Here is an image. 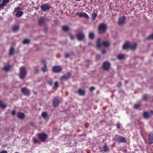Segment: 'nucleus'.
Listing matches in <instances>:
<instances>
[{"instance_id":"8fccbe9b","label":"nucleus","mask_w":153,"mask_h":153,"mask_svg":"<svg viewBox=\"0 0 153 153\" xmlns=\"http://www.w3.org/2000/svg\"><path fill=\"white\" fill-rule=\"evenodd\" d=\"M0 153H7V152L6 150H3L1 151Z\"/></svg>"},{"instance_id":"aec40b11","label":"nucleus","mask_w":153,"mask_h":153,"mask_svg":"<svg viewBox=\"0 0 153 153\" xmlns=\"http://www.w3.org/2000/svg\"><path fill=\"white\" fill-rule=\"evenodd\" d=\"M41 116L45 120H48L49 119V116L46 112H43Z\"/></svg>"},{"instance_id":"a878e982","label":"nucleus","mask_w":153,"mask_h":153,"mask_svg":"<svg viewBox=\"0 0 153 153\" xmlns=\"http://www.w3.org/2000/svg\"><path fill=\"white\" fill-rule=\"evenodd\" d=\"M117 58L119 60L123 59H125V55L124 54H120L118 55Z\"/></svg>"},{"instance_id":"20e7f679","label":"nucleus","mask_w":153,"mask_h":153,"mask_svg":"<svg viewBox=\"0 0 153 153\" xmlns=\"http://www.w3.org/2000/svg\"><path fill=\"white\" fill-rule=\"evenodd\" d=\"M107 28L106 25L104 24H101L99 26L98 30L99 33H105Z\"/></svg>"},{"instance_id":"b1692460","label":"nucleus","mask_w":153,"mask_h":153,"mask_svg":"<svg viewBox=\"0 0 153 153\" xmlns=\"http://www.w3.org/2000/svg\"><path fill=\"white\" fill-rule=\"evenodd\" d=\"M11 68V66L10 65H8L6 66H5L4 67V68H2L3 70H4L6 72H7L10 70Z\"/></svg>"},{"instance_id":"49530a36","label":"nucleus","mask_w":153,"mask_h":153,"mask_svg":"<svg viewBox=\"0 0 153 153\" xmlns=\"http://www.w3.org/2000/svg\"><path fill=\"white\" fill-rule=\"evenodd\" d=\"M16 113V111L15 110H13L11 112V114L13 115H15Z\"/></svg>"},{"instance_id":"4c0bfd02","label":"nucleus","mask_w":153,"mask_h":153,"mask_svg":"<svg viewBox=\"0 0 153 153\" xmlns=\"http://www.w3.org/2000/svg\"><path fill=\"white\" fill-rule=\"evenodd\" d=\"M33 143H34L35 144H36L37 143H39V141L37 140L36 138H33Z\"/></svg>"},{"instance_id":"9b49d317","label":"nucleus","mask_w":153,"mask_h":153,"mask_svg":"<svg viewBox=\"0 0 153 153\" xmlns=\"http://www.w3.org/2000/svg\"><path fill=\"white\" fill-rule=\"evenodd\" d=\"M51 8V6L48 4H43L41 6V10L43 11H45L47 10H49Z\"/></svg>"},{"instance_id":"393cba45","label":"nucleus","mask_w":153,"mask_h":153,"mask_svg":"<svg viewBox=\"0 0 153 153\" xmlns=\"http://www.w3.org/2000/svg\"><path fill=\"white\" fill-rule=\"evenodd\" d=\"M137 44L136 43H134L132 44H130L129 49L132 50H134L136 48Z\"/></svg>"},{"instance_id":"412c9836","label":"nucleus","mask_w":153,"mask_h":153,"mask_svg":"<svg viewBox=\"0 0 153 153\" xmlns=\"http://www.w3.org/2000/svg\"><path fill=\"white\" fill-rule=\"evenodd\" d=\"M149 139L150 144L153 143V133H152L151 132L150 133Z\"/></svg>"},{"instance_id":"c85d7f7f","label":"nucleus","mask_w":153,"mask_h":153,"mask_svg":"<svg viewBox=\"0 0 153 153\" xmlns=\"http://www.w3.org/2000/svg\"><path fill=\"white\" fill-rule=\"evenodd\" d=\"M62 29L65 32H67L69 30V28L67 26H63L62 27Z\"/></svg>"},{"instance_id":"de8ad7c7","label":"nucleus","mask_w":153,"mask_h":153,"mask_svg":"<svg viewBox=\"0 0 153 153\" xmlns=\"http://www.w3.org/2000/svg\"><path fill=\"white\" fill-rule=\"evenodd\" d=\"M96 58L97 59H100V56L99 55H97L96 56Z\"/></svg>"},{"instance_id":"a211bd4d","label":"nucleus","mask_w":153,"mask_h":153,"mask_svg":"<svg viewBox=\"0 0 153 153\" xmlns=\"http://www.w3.org/2000/svg\"><path fill=\"white\" fill-rule=\"evenodd\" d=\"M77 93L80 96H84L85 94L86 91L85 90L80 88L78 90Z\"/></svg>"},{"instance_id":"864d4df0","label":"nucleus","mask_w":153,"mask_h":153,"mask_svg":"<svg viewBox=\"0 0 153 153\" xmlns=\"http://www.w3.org/2000/svg\"><path fill=\"white\" fill-rule=\"evenodd\" d=\"M125 83H127L128 82V81L127 80H126L125 81Z\"/></svg>"},{"instance_id":"dca6fc26","label":"nucleus","mask_w":153,"mask_h":153,"mask_svg":"<svg viewBox=\"0 0 153 153\" xmlns=\"http://www.w3.org/2000/svg\"><path fill=\"white\" fill-rule=\"evenodd\" d=\"M76 15L80 17H83L87 19L89 18L88 15L85 12H78L76 13Z\"/></svg>"},{"instance_id":"4468645a","label":"nucleus","mask_w":153,"mask_h":153,"mask_svg":"<svg viewBox=\"0 0 153 153\" xmlns=\"http://www.w3.org/2000/svg\"><path fill=\"white\" fill-rule=\"evenodd\" d=\"M76 36L78 40L81 41L84 39L85 35L83 32H80L76 35Z\"/></svg>"},{"instance_id":"9d476101","label":"nucleus","mask_w":153,"mask_h":153,"mask_svg":"<svg viewBox=\"0 0 153 153\" xmlns=\"http://www.w3.org/2000/svg\"><path fill=\"white\" fill-rule=\"evenodd\" d=\"M153 115V111L152 110L150 111L149 112L148 111H145L143 114V117L146 119L149 118Z\"/></svg>"},{"instance_id":"f3484780","label":"nucleus","mask_w":153,"mask_h":153,"mask_svg":"<svg viewBox=\"0 0 153 153\" xmlns=\"http://www.w3.org/2000/svg\"><path fill=\"white\" fill-rule=\"evenodd\" d=\"M126 19L125 16H123L122 17L120 18L118 22V24L120 26L124 24L125 22Z\"/></svg>"},{"instance_id":"72a5a7b5","label":"nucleus","mask_w":153,"mask_h":153,"mask_svg":"<svg viewBox=\"0 0 153 153\" xmlns=\"http://www.w3.org/2000/svg\"><path fill=\"white\" fill-rule=\"evenodd\" d=\"M30 40L28 39H25L23 41V44H28L30 43Z\"/></svg>"},{"instance_id":"1a4fd4ad","label":"nucleus","mask_w":153,"mask_h":153,"mask_svg":"<svg viewBox=\"0 0 153 153\" xmlns=\"http://www.w3.org/2000/svg\"><path fill=\"white\" fill-rule=\"evenodd\" d=\"M62 69V68L61 66H55L53 67L52 71L55 73H58L61 72Z\"/></svg>"},{"instance_id":"bf43d9fd","label":"nucleus","mask_w":153,"mask_h":153,"mask_svg":"<svg viewBox=\"0 0 153 153\" xmlns=\"http://www.w3.org/2000/svg\"><path fill=\"white\" fill-rule=\"evenodd\" d=\"M15 153H19L18 152H16Z\"/></svg>"},{"instance_id":"58836bf2","label":"nucleus","mask_w":153,"mask_h":153,"mask_svg":"<svg viewBox=\"0 0 153 153\" xmlns=\"http://www.w3.org/2000/svg\"><path fill=\"white\" fill-rule=\"evenodd\" d=\"M97 16V14L96 13H93L92 14V18L93 20H94L95 19L96 17Z\"/></svg>"},{"instance_id":"e433bc0d","label":"nucleus","mask_w":153,"mask_h":153,"mask_svg":"<svg viewBox=\"0 0 153 153\" xmlns=\"http://www.w3.org/2000/svg\"><path fill=\"white\" fill-rule=\"evenodd\" d=\"M147 39L149 40L150 39H152L153 40V34L149 35L148 36L147 38Z\"/></svg>"},{"instance_id":"7ed1b4c3","label":"nucleus","mask_w":153,"mask_h":153,"mask_svg":"<svg viewBox=\"0 0 153 153\" xmlns=\"http://www.w3.org/2000/svg\"><path fill=\"white\" fill-rule=\"evenodd\" d=\"M38 138L41 140V141L42 142H45L46 139L48 137L47 134L44 133H38L37 134Z\"/></svg>"},{"instance_id":"7c9ffc66","label":"nucleus","mask_w":153,"mask_h":153,"mask_svg":"<svg viewBox=\"0 0 153 153\" xmlns=\"http://www.w3.org/2000/svg\"><path fill=\"white\" fill-rule=\"evenodd\" d=\"M45 22L44 19L43 18L40 19L38 21V23L39 25H42L44 24Z\"/></svg>"},{"instance_id":"09e8293b","label":"nucleus","mask_w":153,"mask_h":153,"mask_svg":"<svg viewBox=\"0 0 153 153\" xmlns=\"http://www.w3.org/2000/svg\"><path fill=\"white\" fill-rule=\"evenodd\" d=\"M101 52L102 54H104L106 53V51L105 50H103L101 51Z\"/></svg>"},{"instance_id":"ea45409f","label":"nucleus","mask_w":153,"mask_h":153,"mask_svg":"<svg viewBox=\"0 0 153 153\" xmlns=\"http://www.w3.org/2000/svg\"><path fill=\"white\" fill-rule=\"evenodd\" d=\"M140 106V105L139 104H135L134 106V108L135 109H138Z\"/></svg>"},{"instance_id":"6e6552de","label":"nucleus","mask_w":153,"mask_h":153,"mask_svg":"<svg viewBox=\"0 0 153 153\" xmlns=\"http://www.w3.org/2000/svg\"><path fill=\"white\" fill-rule=\"evenodd\" d=\"M21 91L24 95L27 96H29L31 93L30 90L26 87L22 88Z\"/></svg>"},{"instance_id":"bb28decb","label":"nucleus","mask_w":153,"mask_h":153,"mask_svg":"<svg viewBox=\"0 0 153 153\" xmlns=\"http://www.w3.org/2000/svg\"><path fill=\"white\" fill-rule=\"evenodd\" d=\"M7 107V105L4 104L3 101L0 100V107L4 109Z\"/></svg>"},{"instance_id":"cd10ccee","label":"nucleus","mask_w":153,"mask_h":153,"mask_svg":"<svg viewBox=\"0 0 153 153\" xmlns=\"http://www.w3.org/2000/svg\"><path fill=\"white\" fill-rule=\"evenodd\" d=\"M14 50L13 47H11L9 51V54L10 55H12L14 54Z\"/></svg>"},{"instance_id":"c756f323","label":"nucleus","mask_w":153,"mask_h":153,"mask_svg":"<svg viewBox=\"0 0 153 153\" xmlns=\"http://www.w3.org/2000/svg\"><path fill=\"white\" fill-rule=\"evenodd\" d=\"M103 148L104 151L105 152H107L109 151V148L106 144H105L103 146Z\"/></svg>"},{"instance_id":"c03bdc74","label":"nucleus","mask_w":153,"mask_h":153,"mask_svg":"<svg viewBox=\"0 0 153 153\" xmlns=\"http://www.w3.org/2000/svg\"><path fill=\"white\" fill-rule=\"evenodd\" d=\"M122 85V84L121 82H119L117 85V86L118 87H120Z\"/></svg>"},{"instance_id":"6ab92c4d","label":"nucleus","mask_w":153,"mask_h":153,"mask_svg":"<svg viewBox=\"0 0 153 153\" xmlns=\"http://www.w3.org/2000/svg\"><path fill=\"white\" fill-rule=\"evenodd\" d=\"M17 116L19 119L23 120L25 117V115L23 113L18 112L17 113Z\"/></svg>"},{"instance_id":"5701e85b","label":"nucleus","mask_w":153,"mask_h":153,"mask_svg":"<svg viewBox=\"0 0 153 153\" xmlns=\"http://www.w3.org/2000/svg\"><path fill=\"white\" fill-rule=\"evenodd\" d=\"M130 43L129 42H126L124 44L123 48V49L125 50L130 48Z\"/></svg>"},{"instance_id":"ddd939ff","label":"nucleus","mask_w":153,"mask_h":153,"mask_svg":"<svg viewBox=\"0 0 153 153\" xmlns=\"http://www.w3.org/2000/svg\"><path fill=\"white\" fill-rule=\"evenodd\" d=\"M110 66V63L106 62H103L102 64V67L103 69L105 71L108 70Z\"/></svg>"},{"instance_id":"473e14b6","label":"nucleus","mask_w":153,"mask_h":153,"mask_svg":"<svg viewBox=\"0 0 153 153\" xmlns=\"http://www.w3.org/2000/svg\"><path fill=\"white\" fill-rule=\"evenodd\" d=\"M88 37L89 39H92L94 37V35L93 33H89Z\"/></svg>"},{"instance_id":"13d9d810","label":"nucleus","mask_w":153,"mask_h":153,"mask_svg":"<svg viewBox=\"0 0 153 153\" xmlns=\"http://www.w3.org/2000/svg\"><path fill=\"white\" fill-rule=\"evenodd\" d=\"M1 0H0V3L1 2Z\"/></svg>"},{"instance_id":"a19ab883","label":"nucleus","mask_w":153,"mask_h":153,"mask_svg":"<svg viewBox=\"0 0 153 153\" xmlns=\"http://www.w3.org/2000/svg\"><path fill=\"white\" fill-rule=\"evenodd\" d=\"M89 89L90 91H92L95 90V88L93 86H91Z\"/></svg>"},{"instance_id":"4be33fe9","label":"nucleus","mask_w":153,"mask_h":153,"mask_svg":"<svg viewBox=\"0 0 153 153\" xmlns=\"http://www.w3.org/2000/svg\"><path fill=\"white\" fill-rule=\"evenodd\" d=\"M42 62L44 63V66L42 68V71L44 72H45L46 71H47L48 70L47 68V65L45 63V61H42Z\"/></svg>"},{"instance_id":"2f4dec72","label":"nucleus","mask_w":153,"mask_h":153,"mask_svg":"<svg viewBox=\"0 0 153 153\" xmlns=\"http://www.w3.org/2000/svg\"><path fill=\"white\" fill-rule=\"evenodd\" d=\"M19 27L18 25H15L12 27V30L13 31H16L19 30Z\"/></svg>"},{"instance_id":"0eeeda50","label":"nucleus","mask_w":153,"mask_h":153,"mask_svg":"<svg viewBox=\"0 0 153 153\" xmlns=\"http://www.w3.org/2000/svg\"><path fill=\"white\" fill-rule=\"evenodd\" d=\"M71 74L70 72H68L66 74L62 76L59 78V80L61 81H66L69 79L71 76Z\"/></svg>"},{"instance_id":"39448f33","label":"nucleus","mask_w":153,"mask_h":153,"mask_svg":"<svg viewBox=\"0 0 153 153\" xmlns=\"http://www.w3.org/2000/svg\"><path fill=\"white\" fill-rule=\"evenodd\" d=\"M118 143H125L127 141L125 137L119 136L113 139Z\"/></svg>"},{"instance_id":"3c124183","label":"nucleus","mask_w":153,"mask_h":153,"mask_svg":"<svg viewBox=\"0 0 153 153\" xmlns=\"http://www.w3.org/2000/svg\"><path fill=\"white\" fill-rule=\"evenodd\" d=\"M70 38L72 40H73L74 39V36L73 35H70Z\"/></svg>"},{"instance_id":"a18cd8bd","label":"nucleus","mask_w":153,"mask_h":153,"mask_svg":"<svg viewBox=\"0 0 153 153\" xmlns=\"http://www.w3.org/2000/svg\"><path fill=\"white\" fill-rule=\"evenodd\" d=\"M116 126H117V127L118 128V129H120V124L119 123H117L116 124Z\"/></svg>"},{"instance_id":"79ce46f5","label":"nucleus","mask_w":153,"mask_h":153,"mask_svg":"<svg viewBox=\"0 0 153 153\" xmlns=\"http://www.w3.org/2000/svg\"><path fill=\"white\" fill-rule=\"evenodd\" d=\"M146 97H147V95L146 94H144L143 97V98H142L143 100L146 101Z\"/></svg>"},{"instance_id":"052dcab7","label":"nucleus","mask_w":153,"mask_h":153,"mask_svg":"<svg viewBox=\"0 0 153 153\" xmlns=\"http://www.w3.org/2000/svg\"><path fill=\"white\" fill-rule=\"evenodd\" d=\"M46 0H45V1H46Z\"/></svg>"},{"instance_id":"f704fd0d","label":"nucleus","mask_w":153,"mask_h":153,"mask_svg":"<svg viewBox=\"0 0 153 153\" xmlns=\"http://www.w3.org/2000/svg\"><path fill=\"white\" fill-rule=\"evenodd\" d=\"M47 82L50 86H51L53 84V80L51 79L47 81Z\"/></svg>"},{"instance_id":"c9c22d12","label":"nucleus","mask_w":153,"mask_h":153,"mask_svg":"<svg viewBox=\"0 0 153 153\" xmlns=\"http://www.w3.org/2000/svg\"><path fill=\"white\" fill-rule=\"evenodd\" d=\"M54 88H57L59 86V83L58 82L56 81L54 83Z\"/></svg>"},{"instance_id":"4d7b16f0","label":"nucleus","mask_w":153,"mask_h":153,"mask_svg":"<svg viewBox=\"0 0 153 153\" xmlns=\"http://www.w3.org/2000/svg\"><path fill=\"white\" fill-rule=\"evenodd\" d=\"M34 93L36 95L37 94L35 92H34Z\"/></svg>"},{"instance_id":"423d86ee","label":"nucleus","mask_w":153,"mask_h":153,"mask_svg":"<svg viewBox=\"0 0 153 153\" xmlns=\"http://www.w3.org/2000/svg\"><path fill=\"white\" fill-rule=\"evenodd\" d=\"M21 7H19L15 8L14 10V12H16L15 16L17 17H20L22 16L24 13L22 11H19L18 10H22Z\"/></svg>"},{"instance_id":"f03ea898","label":"nucleus","mask_w":153,"mask_h":153,"mask_svg":"<svg viewBox=\"0 0 153 153\" xmlns=\"http://www.w3.org/2000/svg\"><path fill=\"white\" fill-rule=\"evenodd\" d=\"M27 74V70L26 68L23 66L21 67L19 69V76L20 79H23Z\"/></svg>"},{"instance_id":"6e6d98bb","label":"nucleus","mask_w":153,"mask_h":153,"mask_svg":"<svg viewBox=\"0 0 153 153\" xmlns=\"http://www.w3.org/2000/svg\"><path fill=\"white\" fill-rule=\"evenodd\" d=\"M87 62H89L90 61L89 60H87Z\"/></svg>"},{"instance_id":"f257e3e1","label":"nucleus","mask_w":153,"mask_h":153,"mask_svg":"<svg viewBox=\"0 0 153 153\" xmlns=\"http://www.w3.org/2000/svg\"><path fill=\"white\" fill-rule=\"evenodd\" d=\"M109 45V43L108 41H103L101 42V40L100 39H99L97 40V47L98 48H99L101 46L108 47Z\"/></svg>"},{"instance_id":"37998d69","label":"nucleus","mask_w":153,"mask_h":153,"mask_svg":"<svg viewBox=\"0 0 153 153\" xmlns=\"http://www.w3.org/2000/svg\"><path fill=\"white\" fill-rule=\"evenodd\" d=\"M70 56V55L68 53H67L65 54V57L66 58L69 57Z\"/></svg>"},{"instance_id":"603ef678","label":"nucleus","mask_w":153,"mask_h":153,"mask_svg":"<svg viewBox=\"0 0 153 153\" xmlns=\"http://www.w3.org/2000/svg\"><path fill=\"white\" fill-rule=\"evenodd\" d=\"M30 125H31L32 126H34V123H33V122H30Z\"/></svg>"},{"instance_id":"f8f14e48","label":"nucleus","mask_w":153,"mask_h":153,"mask_svg":"<svg viewBox=\"0 0 153 153\" xmlns=\"http://www.w3.org/2000/svg\"><path fill=\"white\" fill-rule=\"evenodd\" d=\"M60 103V101L56 97H55L52 102L53 105L54 107H56L58 106Z\"/></svg>"},{"instance_id":"5fc2aeb1","label":"nucleus","mask_w":153,"mask_h":153,"mask_svg":"<svg viewBox=\"0 0 153 153\" xmlns=\"http://www.w3.org/2000/svg\"><path fill=\"white\" fill-rule=\"evenodd\" d=\"M91 45V43L89 42V43H88V45Z\"/></svg>"},{"instance_id":"2eb2a0df","label":"nucleus","mask_w":153,"mask_h":153,"mask_svg":"<svg viewBox=\"0 0 153 153\" xmlns=\"http://www.w3.org/2000/svg\"><path fill=\"white\" fill-rule=\"evenodd\" d=\"M10 0H3L2 3L0 4V9H3L4 7L5 6L6 4L10 2Z\"/></svg>"}]
</instances>
